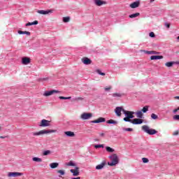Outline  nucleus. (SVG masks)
<instances>
[{
  "label": "nucleus",
  "instance_id": "f257e3e1",
  "mask_svg": "<svg viewBox=\"0 0 179 179\" xmlns=\"http://www.w3.org/2000/svg\"><path fill=\"white\" fill-rule=\"evenodd\" d=\"M110 162H108V165L110 166L111 167L114 166H117L118 163H120V158L117 154H112L110 156L108 157Z\"/></svg>",
  "mask_w": 179,
  "mask_h": 179
},
{
  "label": "nucleus",
  "instance_id": "f03ea898",
  "mask_svg": "<svg viewBox=\"0 0 179 179\" xmlns=\"http://www.w3.org/2000/svg\"><path fill=\"white\" fill-rule=\"evenodd\" d=\"M55 132H57V130H54V129H43V130H41L39 131H36V132H33L32 135L33 136H41L43 135H47L48 134H55Z\"/></svg>",
  "mask_w": 179,
  "mask_h": 179
},
{
  "label": "nucleus",
  "instance_id": "7ed1b4c3",
  "mask_svg": "<svg viewBox=\"0 0 179 179\" xmlns=\"http://www.w3.org/2000/svg\"><path fill=\"white\" fill-rule=\"evenodd\" d=\"M123 114L125 115V117H124V121L125 122H130L132 120V118H134L135 116H134V114H135V112L134 111H129V110H123Z\"/></svg>",
  "mask_w": 179,
  "mask_h": 179
},
{
  "label": "nucleus",
  "instance_id": "20e7f679",
  "mask_svg": "<svg viewBox=\"0 0 179 179\" xmlns=\"http://www.w3.org/2000/svg\"><path fill=\"white\" fill-rule=\"evenodd\" d=\"M142 130L146 134H148V135H155L157 134V131L153 129H150V127H149L148 125L142 126Z\"/></svg>",
  "mask_w": 179,
  "mask_h": 179
},
{
  "label": "nucleus",
  "instance_id": "39448f33",
  "mask_svg": "<svg viewBox=\"0 0 179 179\" xmlns=\"http://www.w3.org/2000/svg\"><path fill=\"white\" fill-rule=\"evenodd\" d=\"M92 117H93V113H83L80 115V120H83V121H85V120H90Z\"/></svg>",
  "mask_w": 179,
  "mask_h": 179
},
{
  "label": "nucleus",
  "instance_id": "423d86ee",
  "mask_svg": "<svg viewBox=\"0 0 179 179\" xmlns=\"http://www.w3.org/2000/svg\"><path fill=\"white\" fill-rule=\"evenodd\" d=\"M59 93V91L57 90H52L49 91H45L44 93L43 94V96L45 97H48L50 96H52V94H58Z\"/></svg>",
  "mask_w": 179,
  "mask_h": 179
},
{
  "label": "nucleus",
  "instance_id": "0eeeda50",
  "mask_svg": "<svg viewBox=\"0 0 179 179\" xmlns=\"http://www.w3.org/2000/svg\"><path fill=\"white\" fill-rule=\"evenodd\" d=\"M51 125V122L50 120H47L45 119H43L38 124V126L41 127H50Z\"/></svg>",
  "mask_w": 179,
  "mask_h": 179
},
{
  "label": "nucleus",
  "instance_id": "6e6552de",
  "mask_svg": "<svg viewBox=\"0 0 179 179\" xmlns=\"http://www.w3.org/2000/svg\"><path fill=\"white\" fill-rule=\"evenodd\" d=\"M37 13L39 15H51V13H54V10L52 9H49V10H38L37 11Z\"/></svg>",
  "mask_w": 179,
  "mask_h": 179
},
{
  "label": "nucleus",
  "instance_id": "1a4fd4ad",
  "mask_svg": "<svg viewBox=\"0 0 179 179\" xmlns=\"http://www.w3.org/2000/svg\"><path fill=\"white\" fill-rule=\"evenodd\" d=\"M131 124H133L134 125H140L141 124L143 123V120L139 119V118H134L131 120H130Z\"/></svg>",
  "mask_w": 179,
  "mask_h": 179
},
{
  "label": "nucleus",
  "instance_id": "9d476101",
  "mask_svg": "<svg viewBox=\"0 0 179 179\" xmlns=\"http://www.w3.org/2000/svg\"><path fill=\"white\" fill-rule=\"evenodd\" d=\"M124 110H125L124 108H122V107H120V106H117L115 108V113L117 115V117H121L122 115V112L124 113Z\"/></svg>",
  "mask_w": 179,
  "mask_h": 179
},
{
  "label": "nucleus",
  "instance_id": "9b49d317",
  "mask_svg": "<svg viewBox=\"0 0 179 179\" xmlns=\"http://www.w3.org/2000/svg\"><path fill=\"white\" fill-rule=\"evenodd\" d=\"M94 3L96 6H103V5H107V1L104 0H94Z\"/></svg>",
  "mask_w": 179,
  "mask_h": 179
},
{
  "label": "nucleus",
  "instance_id": "f8f14e48",
  "mask_svg": "<svg viewBox=\"0 0 179 179\" xmlns=\"http://www.w3.org/2000/svg\"><path fill=\"white\" fill-rule=\"evenodd\" d=\"M22 176L23 173L20 172H9L8 173V177H20Z\"/></svg>",
  "mask_w": 179,
  "mask_h": 179
},
{
  "label": "nucleus",
  "instance_id": "ddd939ff",
  "mask_svg": "<svg viewBox=\"0 0 179 179\" xmlns=\"http://www.w3.org/2000/svg\"><path fill=\"white\" fill-rule=\"evenodd\" d=\"M70 173H73V177H78L80 174L79 167L76 166L74 169H71Z\"/></svg>",
  "mask_w": 179,
  "mask_h": 179
},
{
  "label": "nucleus",
  "instance_id": "4468645a",
  "mask_svg": "<svg viewBox=\"0 0 179 179\" xmlns=\"http://www.w3.org/2000/svg\"><path fill=\"white\" fill-rule=\"evenodd\" d=\"M31 62V60L30 59V57H24L22 58V64L23 65H29V64H30Z\"/></svg>",
  "mask_w": 179,
  "mask_h": 179
},
{
  "label": "nucleus",
  "instance_id": "2eb2a0df",
  "mask_svg": "<svg viewBox=\"0 0 179 179\" xmlns=\"http://www.w3.org/2000/svg\"><path fill=\"white\" fill-rule=\"evenodd\" d=\"M140 5H141V2H139V1H134V2L131 3L129 5V7L131 9H136V8H139Z\"/></svg>",
  "mask_w": 179,
  "mask_h": 179
},
{
  "label": "nucleus",
  "instance_id": "dca6fc26",
  "mask_svg": "<svg viewBox=\"0 0 179 179\" xmlns=\"http://www.w3.org/2000/svg\"><path fill=\"white\" fill-rule=\"evenodd\" d=\"M92 124H100V122H106V118L104 117H99L95 120L91 121Z\"/></svg>",
  "mask_w": 179,
  "mask_h": 179
},
{
  "label": "nucleus",
  "instance_id": "f3484780",
  "mask_svg": "<svg viewBox=\"0 0 179 179\" xmlns=\"http://www.w3.org/2000/svg\"><path fill=\"white\" fill-rule=\"evenodd\" d=\"M92 124H100V122H106V118L104 117H99L95 120L91 121Z\"/></svg>",
  "mask_w": 179,
  "mask_h": 179
},
{
  "label": "nucleus",
  "instance_id": "a211bd4d",
  "mask_svg": "<svg viewBox=\"0 0 179 179\" xmlns=\"http://www.w3.org/2000/svg\"><path fill=\"white\" fill-rule=\"evenodd\" d=\"M106 161H103L100 164L96 166V170H103L104 167H106Z\"/></svg>",
  "mask_w": 179,
  "mask_h": 179
},
{
  "label": "nucleus",
  "instance_id": "6ab92c4d",
  "mask_svg": "<svg viewBox=\"0 0 179 179\" xmlns=\"http://www.w3.org/2000/svg\"><path fill=\"white\" fill-rule=\"evenodd\" d=\"M82 62L85 65H90V64H92V60H90V59H89L87 57H84L82 59Z\"/></svg>",
  "mask_w": 179,
  "mask_h": 179
},
{
  "label": "nucleus",
  "instance_id": "aec40b11",
  "mask_svg": "<svg viewBox=\"0 0 179 179\" xmlns=\"http://www.w3.org/2000/svg\"><path fill=\"white\" fill-rule=\"evenodd\" d=\"M64 134L66 136H69L70 138H73V136H75V133L71 131H65Z\"/></svg>",
  "mask_w": 179,
  "mask_h": 179
},
{
  "label": "nucleus",
  "instance_id": "412c9836",
  "mask_svg": "<svg viewBox=\"0 0 179 179\" xmlns=\"http://www.w3.org/2000/svg\"><path fill=\"white\" fill-rule=\"evenodd\" d=\"M150 59L152 61L157 60V59H163V56L152 55L150 57Z\"/></svg>",
  "mask_w": 179,
  "mask_h": 179
},
{
  "label": "nucleus",
  "instance_id": "4be33fe9",
  "mask_svg": "<svg viewBox=\"0 0 179 179\" xmlns=\"http://www.w3.org/2000/svg\"><path fill=\"white\" fill-rule=\"evenodd\" d=\"M134 114H136L137 118H143V113L141 110H138Z\"/></svg>",
  "mask_w": 179,
  "mask_h": 179
},
{
  "label": "nucleus",
  "instance_id": "5701e85b",
  "mask_svg": "<svg viewBox=\"0 0 179 179\" xmlns=\"http://www.w3.org/2000/svg\"><path fill=\"white\" fill-rule=\"evenodd\" d=\"M65 166H71V167H76V164L73 162V161H70L69 162L65 163Z\"/></svg>",
  "mask_w": 179,
  "mask_h": 179
},
{
  "label": "nucleus",
  "instance_id": "b1692460",
  "mask_svg": "<svg viewBox=\"0 0 179 179\" xmlns=\"http://www.w3.org/2000/svg\"><path fill=\"white\" fill-rule=\"evenodd\" d=\"M50 169H57L58 166H59V164L58 162H52L50 164Z\"/></svg>",
  "mask_w": 179,
  "mask_h": 179
},
{
  "label": "nucleus",
  "instance_id": "393cba45",
  "mask_svg": "<svg viewBox=\"0 0 179 179\" xmlns=\"http://www.w3.org/2000/svg\"><path fill=\"white\" fill-rule=\"evenodd\" d=\"M34 24H38V21L35 20V21H34V22H28V23H27V24H25V26L27 27H29V26H33V25H34Z\"/></svg>",
  "mask_w": 179,
  "mask_h": 179
},
{
  "label": "nucleus",
  "instance_id": "a878e982",
  "mask_svg": "<svg viewBox=\"0 0 179 179\" xmlns=\"http://www.w3.org/2000/svg\"><path fill=\"white\" fill-rule=\"evenodd\" d=\"M174 64H176L175 62H168L165 64V66H167V68H171Z\"/></svg>",
  "mask_w": 179,
  "mask_h": 179
},
{
  "label": "nucleus",
  "instance_id": "bb28decb",
  "mask_svg": "<svg viewBox=\"0 0 179 179\" xmlns=\"http://www.w3.org/2000/svg\"><path fill=\"white\" fill-rule=\"evenodd\" d=\"M107 124H113V125H117V124H118V122L117 120H109L107 122Z\"/></svg>",
  "mask_w": 179,
  "mask_h": 179
},
{
  "label": "nucleus",
  "instance_id": "cd10ccee",
  "mask_svg": "<svg viewBox=\"0 0 179 179\" xmlns=\"http://www.w3.org/2000/svg\"><path fill=\"white\" fill-rule=\"evenodd\" d=\"M140 15H141V13H136L129 15V17H130L131 19H134V18H135V17H138V16H139Z\"/></svg>",
  "mask_w": 179,
  "mask_h": 179
},
{
  "label": "nucleus",
  "instance_id": "c85d7f7f",
  "mask_svg": "<svg viewBox=\"0 0 179 179\" xmlns=\"http://www.w3.org/2000/svg\"><path fill=\"white\" fill-rule=\"evenodd\" d=\"M123 94L122 93H120V92H115V93H113L112 94V96L113 97H122Z\"/></svg>",
  "mask_w": 179,
  "mask_h": 179
},
{
  "label": "nucleus",
  "instance_id": "c756f323",
  "mask_svg": "<svg viewBox=\"0 0 179 179\" xmlns=\"http://www.w3.org/2000/svg\"><path fill=\"white\" fill-rule=\"evenodd\" d=\"M33 162H36L37 163H41L43 162V159L41 158H38L37 157H34L32 158Z\"/></svg>",
  "mask_w": 179,
  "mask_h": 179
},
{
  "label": "nucleus",
  "instance_id": "7c9ffc66",
  "mask_svg": "<svg viewBox=\"0 0 179 179\" xmlns=\"http://www.w3.org/2000/svg\"><path fill=\"white\" fill-rule=\"evenodd\" d=\"M147 54H148V55H159V54H160V52H156L155 50H151V51L147 52Z\"/></svg>",
  "mask_w": 179,
  "mask_h": 179
},
{
  "label": "nucleus",
  "instance_id": "2f4dec72",
  "mask_svg": "<svg viewBox=\"0 0 179 179\" xmlns=\"http://www.w3.org/2000/svg\"><path fill=\"white\" fill-rule=\"evenodd\" d=\"M106 152H108V153H114V152H115L114 148H112L108 146L106 147Z\"/></svg>",
  "mask_w": 179,
  "mask_h": 179
},
{
  "label": "nucleus",
  "instance_id": "473e14b6",
  "mask_svg": "<svg viewBox=\"0 0 179 179\" xmlns=\"http://www.w3.org/2000/svg\"><path fill=\"white\" fill-rule=\"evenodd\" d=\"M52 152L50 150H45L43 152V156H50L51 155Z\"/></svg>",
  "mask_w": 179,
  "mask_h": 179
},
{
  "label": "nucleus",
  "instance_id": "72a5a7b5",
  "mask_svg": "<svg viewBox=\"0 0 179 179\" xmlns=\"http://www.w3.org/2000/svg\"><path fill=\"white\" fill-rule=\"evenodd\" d=\"M57 173L59 174V177H61V176H65V171L64 169L57 170Z\"/></svg>",
  "mask_w": 179,
  "mask_h": 179
},
{
  "label": "nucleus",
  "instance_id": "f704fd0d",
  "mask_svg": "<svg viewBox=\"0 0 179 179\" xmlns=\"http://www.w3.org/2000/svg\"><path fill=\"white\" fill-rule=\"evenodd\" d=\"M122 129L124 132H132V131H134V129H132V128H125V127H123Z\"/></svg>",
  "mask_w": 179,
  "mask_h": 179
},
{
  "label": "nucleus",
  "instance_id": "c9c22d12",
  "mask_svg": "<svg viewBox=\"0 0 179 179\" xmlns=\"http://www.w3.org/2000/svg\"><path fill=\"white\" fill-rule=\"evenodd\" d=\"M148 111H149V106H144L141 110L142 113H148Z\"/></svg>",
  "mask_w": 179,
  "mask_h": 179
},
{
  "label": "nucleus",
  "instance_id": "e433bc0d",
  "mask_svg": "<svg viewBox=\"0 0 179 179\" xmlns=\"http://www.w3.org/2000/svg\"><path fill=\"white\" fill-rule=\"evenodd\" d=\"M70 20H71V18L69 17H63V22L64 23H68Z\"/></svg>",
  "mask_w": 179,
  "mask_h": 179
},
{
  "label": "nucleus",
  "instance_id": "4c0bfd02",
  "mask_svg": "<svg viewBox=\"0 0 179 179\" xmlns=\"http://www.w3.org/2000/svg\"><path fill=\"white\" fill-rule=\"evenodd\" d=\"M113 89V87L111 85L106 86L104 87L105 92H110Z\"/></svg>",
  "mask_w": 179,
  "mask_h": 179
},
{
  "label": "nucleus",
  "instance_id": "58836bf2",
  "mask_svg": "<svg viewBox=\"0 0 179 179\" xmlns=\"http://www.w3.org/2000/svg\"><path fill=\"white\" fill-rule=\"evenodd\" d=\"M59 99H60V100H71V97L59 96Z\"/></svg>",
  "mask_w": 179,
  "mask_h": 179
},
{
  "label": "nucleus",
  "instance_id": "ea45409f",
  "mask_svg": "<svg viewBox=\"0 0 179 179\" xmlns=\"http://www.w3.org/2000/svg\"><path fill=\"white\" fill-rule=\"evenodd\" d=\"M96 73H98L99 75H101V76H106V73H103L101 72V70H96Z\"/></svg>",
  "mask_w": 179,
  "mask_h": 179
},
{
  "label": "nucleus",
  "instance_id": "a19ab883",
  "mask_svg": "<svg viewBox=\"0 0 179 179\" xmlns=\"http://www.w3.org/2000/svg\"><path fill=\"white\" fill-rule=\"evenodd\" d=\"M151 118H152V120H157V118H159V117L157 116V115H156V114H155V113H152V114L151 115Z\"/></svg>",
  "mask_w": 179,
  "mask_h": 179
},
{
  "label": "nucleus",
  "instance_id": "79ce46f5",
  "mask_svg": "<svg viewBox=\"0 0 179 179\" xmlns=\"http://www.w3.org/2000/svg\"><path fill=\"white\" fill-rule=\"evenodd\" d=\"M94 148H95V149H99V148H104V145H103V144L95 145Z\"/></svg>",
  "mask_w": 179,
  "mask_h": 179
},
{
  "label": "nucleus",
  "instance_id": "37998d69",
  "mask_svg": "<svg viewBox=\"0 0 179 179\" xmlns=\"http://www.w3.org/2000/svg\"><path fill=\"white\" fill-rule=\"evenodd\" d=\"M143 163H149V159L148 158H142Z\"/></svg>",
  "mask_w": 179,
  "mask_h": 179
},
{
  "label": "nucleus",
  "instance_id": "c03bdc74",
  "mask_svg": "<svg viewBox=\"0 0 179 179\" xmlns=\"http://www.w3.org/2000/svg\"><path fill=\"white\" fill-rule=\"evenodd\" d=\"M173 120L175 121H179V115H176L173 116Z\"/></svg>",
  "mask_w": 179,
  "mask_h": 179
},
{
  "label": "nucleus",
  "instance_id": "a18cd8bd",
  "mask_svg": "<svg viewBox=\"0 0 179 179\" xmlns=\"http://www.w3.org/2000/svg\"><path fill=\"white\" fill-rule=\"evenodd\" d=\"M149 36L152 37V38H155V33L154 32H150L149 34Z\"/></svg>",
  "mask_w": 179,
  "mask_h": 179
},
{
  "label": "nucleus",
  "instance_id": "49530a36",
  "mask_svg": "<svg viewBox=\"0 0 179 179\" xmlns=\"http://www.w3.org/2000/svg\"><path fill=\"white\" fill-rule=\"evenodd\" d=\"M179 132L178 130H176L175 131H173V136H177V135H178Z\"/></svg>",
  "mask_w": 179,
  "mask_h": 179
},
{
  "label": "nucleus",
  "instance_id": "de8ad7c7",
  "mask_svg": "<svg viewBox=\"0 0 179 179\" xmlns=\"http://www.w3.org/2000/svg\"><path fill=\"white\" fill-rule=\"evenodd\" d=\"M140 52H145V54H148V52H149V50H141Z\"/></svg>",
  "mask_w": 179,
  "mask_h": 179
},
{
  "label": "nucleus",
  "instance_id": "09e8293b",
  "mask_svg": "<svg viewBox=\"0 0 179 179\" xmlns=\"http://www.w3.org/2000/svg\"><path fill=\"white\" fill-rule=\"evenodd\" d=\"M24 34H27V36H30V31H24Z\"/></svg>",
  "mask_w": 179,
  "mask_h": 179
},
{
  "label": "nucleus",
  "instance_id": "8fccbe9b",
  "mask_svg": "<svg viewBox=\"0 0 179 179\" xmlns=\"http://www.w3.org/2000/svg\"><path fill=\"white\" fill-rule=\"evenodd\" d=\"M178 110H179L178 108L174 109V110H173V114H176Z\"/></svg>",
  "mask_w": 179,
  "mask_h": 179
},
{
  "label": "nucleus",
  "instance_id": "3c124183",
  "mask_svg": "<svg viewBox=\"0 0 179 179\" xmlns=\"http://www.w3.org/2000/svg\"><path fill=\"white\" fill-rule=\"evenodd\" d=\"M165 26H166V27H167V29H170V24L166 23Z\"/></svg>",
  "mask_w": 179,
  "mask_h": 179
},
{
  "label": "nucleus",
  "instance_id": "603ef678",
  "mask_svg": "<svg viewBox=\"0 0 179 179\" xmlns=\"http://www.w3.org/2000/svg\"><path fill=\"white\" fill-rule=\"evenodd\" d=\"M18 34H24V31H18Z\"/></svg>",
  "mask_w": 179,
  "mask_h": 179
},
{
  "label": "nucleus",
  "instance_id": "864d4df0",
  "mask_svg": "<svg viewBox=\"0 0 179 179\" xmlns=\"http://www.w3.org/2000/svg\"><path fill=\"white\" fill-rule=\"evenodd\" d=\"M5 138H6V136H0V138H1V139H5Z\"/></svg>",
  "mask_w": 179,
  "mask_h": 179
},
{
  "label": "nucleus",
  "instance_id": "5fc2aeb1",
  "mask_svg": "<svg viewBox=\"0 0 179 179\" xmlns=\"http://www.w3.org/2000/svg\"><path fill=\"white\" fill-rule=\"evenodd\" d=\"M99 135H100L101 136H104V133H100Z\"/></svg>",
  "mask_w": 179,
  "mask_h": 179
},
{
  "label": "nucleus",
  "instance_id": "6e6d98bb",
  "mask_svg": "<svg viewBox=\"0 0 179 179\" xmlns=\"http://www.w3.org/2000/svg\"><path fill=\"white\" fill-rule=\"evenodd\" d=\"M71 179H80V177H77V178H71Z\"/></svg>",
  "mask_w": 179,
  "mask_h": 179
},
{
  "label": "nucleus",
  "instance_id": "4d7b16f0",
  "mask_svg": "<svg viewBox=\"0 0 179 179\" xmlns=\"http://www.w3.org/2000/svg\"><path fill=\"white\" fill-rule=\"evenodd\" d=\"M48 79V78H43L42 80H47Z\"/></svg>",
  "mask_w": 179,
  "mask_h": 179
},
{
  "label": "nucleus",
  "instance_id": "13d9d810",
  "mask_svg": "<svg viewBox=\"0 0 179 179\" xmlns=\"http://www.w3.org/2000/svg\"><path fill=\"white\" fill-rule=\"evenodd\" d=\"M150 1L152 3V2H155V0H150Z\"/></svg>",
  "mask_w": 179,
  "mask_h": 179
},
{
  "label": "nucleus",
  "instance_id": "bf43d9fd",
  "mask_svg": "<svg viewBox=\"0 0 179 179\" xmlns=\"http://www.w3.org/2000/svg\"><path fill=\"white\" fill-rule=\"evenodd\" d=\"M0 131H2V127L0 126Z\"/></svg>",
  "mask_w": 179,
  "mask_h": 179
},
{
  "label": "nucleus",
  "instance_id": "052dcab7",
  "mask_svg": "<svg viewBox=\"0 0 179 179\" xmlns=\"http://www.w3.org/2000/svg\"><path fill=\"white\" fill-rule=\"evenodd\" d=\"M177 40H179V36L177 37Z\"/></svg>",
  "mask_w": 179,
  "mask_h": 179
},
{
  "label": "nucleus",
  "instance_id": "680f3d73",
  "mask_svg": "<svg viewBox=\"0 0 179 179\" xmlns=\"http://www.w3.org/2000/svg\"><path fill=\"white\" fill-rule=\"evenodd\" d=\"M178 110H179V107H178Z\"/></svg>",
  "mask_w": 179,
  "mask_h": 179
}]
</instances>
